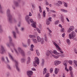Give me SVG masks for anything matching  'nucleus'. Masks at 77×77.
<instances>
[{
    "label": "nucleus",
    "mask_w": 77,
    "mask_h": 77,
    "mask_svg": "<svg viewBox=\"0 0 77 77\" xmlns=\"http://www.w3.org/2000/svg\"><path fill=\"white\" fill-rule=\"evenodd\" d=\"M11 11L9 9H8L7 10V16L8 18V21L11 23H12V16L11 14Z\"/></svg>",
    "instance_id": "nucleus-1"
},
{
    "label": "nucleus",
    "mask_w": 77,
    "mask_h": 77,
    "mask_svg": "<svg viewBox=\"0 0 77 77\" xmlns=\"http://www.w3.org/2000/svg\"><path fill=\"white\" fill-rule=\"evenodd\" d=\"M9 57H10V59H11L12 61H14V62L15 63V65L16 66L17 70L18 72L20 71V69H19V68H18V61H16V60H14V58H13L12 56L11 55V54L9 55Z\"/></svg>",
    "instance_id": "nucleus-2"
},
{
    "label": "nucleus",
    "mask_w": 77,
    "mask_h": 77,
    "mask_svg": "<svg viewBox=\"0 0 77 77\" xmlns=\"http://www.w3.org/2000/svg\"><path fill=\"white\" fill-rule=\"evenodd\" d=\"M35 61L33 62V65L34 66H37V65L36 64L37 63V65L39 64V60L38 57H35Z\"/></svg>",
    "instance_id": "nucleus-3"
},
{
    "label": "nucleus",
    "mask_w": 77,
    "mask_h": 77,
    "mask_svg": "<svg viewBox=\"0 0 77 77\" xmlns=\"http://www.w3.org/2000/svg\"><path fill=\"white\" fill-rule=\"evenodd\" d=\"M25 20L29 24H30V21L31 23H33V20H32V19H30V17L29 16H27L25 17Z\"/></svg>",
    "instance_id": "nucleus-4"
},
{
    "label": "nucleus",
    "mask_w": 77,
    "mask_h": 77,
    "mask_svg": "<svg viewBox=\"0 0 77 77\" xmlns=\"http://www.w3.org/2000/svg\"><path fill=\"white\" fill-rule=\"evenodd\" d=\"M69 38L70 39H75L74 37L75 36V33L74 32H72L71 34H69Z\"/></svg>",
    "instance_id": "nucleus-5"
},
{
    "label": "nucleus",
    "mask_w": 77,
    "mask_h": 77,
    "mask_svg": "<svg viewBox=\"0 0 77 77\" xmlns=\"http://www.w3.org/2000/svg\"><path fill=\"white\" fill-rule=\"evenodd\" d=\"M37 39L38 42H41V44H44V39H41V38H40V36H37Z\"/></svg>",
    "instance_id": "nucleus-6"
},
{
    "label": "nucleus",
    "mask_w": 77,
    "mask_h": 77,
    "mask_svg": "<svg viewBox=\"0 0 77 77\" xmlns=\"http://www.w3.org/2000/svg\"><path fill=\"white\" fill-rule=\"evenodd\" d=\"M9 40V44L10 45H11L12 46H13V47H14L15 45L14 44V43H13L12 42V38H11V37L10 36H9L8 37Z\"/></svg>",
    "instance_id": "nucleus-7"
},
{
    "label": "nucleus",
    "mask_w": 77,
    "mask_h": 77,
    "mask_svg": "<svg viewBox=\"0 0 77 77\" xmlns=\"http://www.w3.org/2000/svg\"><path fill=\"white\" fill-rule=\"evenodd\" d=\"M5 52V48H4V47L3 45H1V50H0V53L1 54H3Z\"/></svg>",
    "instance_id": "nucleus-8"
},
{
    "label": "nucleus",
    "mask_w": 77,
    "mask_h": 77,
    "mask_svg": "<svg viewBox=\"0 0 77 77\" xmlns=\"http://www.w3.org/2000/svg\"><path fill=\"white\" fill-rule=\"evenodd\" d=\"M14 3L15 5H13L12 7L14 9H15V6H19V3H18V2L17 1H14Z\"/></svg>",
    "instance_id": "nucleus-9"
},
{
    "label": "nucleus",
    "mask_w": 77,
    "mask_h": 77,
    "mask_svg": "<svg viewBox=\"0 0 77 77\" xmlns=\"http://www.w3.org/2000/svg\"><path fill=\"white\" fill-rule=\"evenodd\" d=\"M18 51L21 54L22 56H24V51L22 50L21 49V48H18Z\"/></svg>",
    "instance_id": "nucleus-10"
},
{
    "label": "nucleus",
    "mask_w": 77,
    "mask_h": 77,
    "mask_svg": "<svg viewBox=\"0 0 77 77\" xmlns=\"http://www.w3.org/2000/svg\"><path fill=\"white\" fill-rule=\"evenodd\" d=\"M27 72L28 76L29 77H31V75H33V72L32 71H27Z\"/></svg>",
    "instance_id": "nucleus-11"
},
{
    "label": "nucleus",
    "mask_w": 77,
    "mask_h": 77,
    "mask_svg": "<svg viewBox=\"0 0 77 77\" xmlns=\"http://www.w3.org/2000/svg\"><path fill=\"white\" fill-rule=\"evenodd\" d=\"M52 53V51L51 50L50 51L49 50H48L46 54V56H50V54H52L51 53Z\"/></svg>",
    "instance_id": "nucleus-12"
},
{
    "label": "nucleus",
    "mask_w": 77,
    "mask_h": 77,
    "mask_svg": "<svg viewBox=\"0 0 77 77\" xmlns=\"http://www.w3.org/2000/svg\"><path fill=\"white\" fill-rule=\"evenodd\" d=\"M54 62H55L54 65L56 66L57 65H58L61 63V61L59 60L55 61Z\"/></svg>",
    "instance_id": "nucleus-13"
},
{
    "label": "nucleus",
    "mask_w": 77,
    "mask_h": 77,
    "mask_svg": "<svg viewBox=\"0 0 77 77\" xmlns=\"http://www.w3.org/2000/svg\"><path fill=\"white\" fill-rule=\"evenodd\" d=\"M33 23L31 24V26H32V27H34V28H36V23L35 22H33Z\"/></svg>",
    "instance_id": "nucleus-14"
},
{
    "label": "nucleus",
    "mask_w": 77,
    "mask_h": 77,
    "mask_svg": "<svg viewBox=\"0 0 77 77\" xmlns=\"http://www.w3.org/2000/svg\"><path fill=\"white\" fill-rule=\"evenodd\" d=\"M73 30H74V26H70L69 28V30H68V32H71V31H70V30H71V31H72Z\"/></svg>",
    "instance_id": "nucleus-15"
},
{
    "label": "nucleus",
    "mask_w": 77,
    "mask_h": 77,
    "mask_svg": "<svg viewBox=\"0 0 77 77\" xmlns=\"http://www.w3.org/2000/svg\"><path fill=\"white\" fill-rule=\"evenodd\" d=\"M13 38L14 39H16L17 36H16V32L15 31H13Z\"/></svg>",
    "instance_id": "nucleus-16"
},
{
    "label": "nucleus",
    "mask_w": 77,
    "mask_h": 77,
    "mask_svg": "<svg viewBox=\"0 0 77 77\" xmlns=\"http://www.w3.org/2000/svg\"><path fill=\"white\" fill-rule=\"evenodd\" d=\"M63 65H64L65 68H66H66H67V64L66 63V61L65 60L64 61L63 63Z\"/></svg>",
    "instance_id": "nucleus-17"
},
{
    "label": "nucleus",
    "mask_w": 77,
    "mask_h": 77,
    "mask_svg": "<svg viewBox=\"0 0 77 77\" xmlns=\"http://www.w3.org/2000/svg\"><path fill=\"white\" fill-rule=\"evenodd\" d=\"M58 71H59V69H57V68H56L55 70V73L56 74H57V73H58Z\"/></svg>",
    "instance_id": "nucleus-18"
},
{
    "label": "nucleus",
    "mask_w": 77,
    "mask_h": 77,
    "mask_svg": "<svg viewBox=\"0 0 77 77\" xmlns=\"http://www.w3.org/2000/svg\"><path fill=\"white\" fill-rule=\"evenodd\" d=\"M44 63H45V60L44 59H42V60L41 65L42 66H44Z\"/></svg>",
    "instance_id": "nucleus-19"
},
{
    "label": "nucleus",
    "mask_w": 77,
    "mask_h": 77,
    "mask_svg": "<svg viewBox=\"0 0 77 77\" xmlns=\"http://www.w3.org/2000/svg\"><path fill=\"white\" fill-rule=\"evenodd\" d=\"M29 37L30 38H35L36 36L34 35H29Z\"/></svg>",
    "instance_id": "nucleus-20"
},
{
    "label": "nucleus",
    "mask_w": 77,
    "mask_h": 77,
    "mask_svg": "<svg viewBox=\"0 0 77 77\" xmlns=\"http://www.w3.org/2000/svg\"><path fill=\"white\" fill-rule=\"evenodd\" d=\"M32 40L34 42V43L35 44H37L38 43V42H37V40L35 38H32Z\"/></svg>",
    "instance_id": "nucleus-21"
},
{
    "label": "nucleus",
    "mask_w": 77,
    "mask_h": 77,
    "mask_svg": "<svg viewBox=\"0 0 77 77\" xmlns=\"http://www.w3.org/2000/svg\"><path fill=\"white\" fill-rule=\"evenodd\" d=\"M15 30L16 31V32L18 34H19L20 33H19V31H18V28H17V26H15Z\"/></svg>",
    "instance_id": "nucleus-22"
},
{
    "label": "nucleus",
    "mask_w": 77,
    "mask_h": 77,
    "mask_svg": "<svg viewBox=\"0 0 77 77\" xmlns=\"http://www.w3.org/2000/svg\"><path fill=\"white\" fill-rule=\"evenodd\" d=\"M0 12L1 14H3L4 12L2 10V7L1 6V5H0Z\"/></svg>",
    "instance_id": "nucleus-23"
},
{
    "label": "nucleus",
    "mask_w": 77,
    "mask_h": 77,
    "mask_svg": "<svg viewBox=\"0 0 77 77\" xmlns=\"http://www.w3.org/2000/svg\"><path fill=\"white\" fill-rule=\"evenodd\" d=\"M48 38H47V35H46V34H45V41H46V42H47V41L48 40Z\"/></svg>",
    "instance_id": "nucleus-24"
},
{
    "label": "nucleus",
    "mask_w": 77,
    "mask_h": 77,
    "mask_svg": "<svg viewBox=\"0 0 77 77\" xmlns=\"http://www.w3.org/2000/svg\"><path fill=\"white\" fill-rule=\"evenodd\" d=\"M53 53L55 54H56V55L57 54H59V53L57 52L56 50H54L53 52Z\"/></svg>",
    "instance_id": "nucleus-25"
},
{
    "label": "nucleus",
    "mask_w": 77,
    "mask_h": 77,
    "mask_svg": "<svg viewBox=\"0 0 77 77\" xmlns=\"http://www.w3.org/2000/svg\"><path fill=\"white\" fill-rule=\"evenodd\" d=\"M7 68H8V69H11V67L9 64L7 65Z\"/></svg>",
    "instance_id": "nucleus-26"
},
{
    "label": "nucleus",
    "mask_w": 77,
    "mask_h": 77,
    "mask_svg": "<svg viewBox=\"0 0 77 77\" xmlns=\"http://www.w3.org/2000/svg\"><path fill=\"white\" fill-rule=\"evenodd\" d=\"M53 43L54 45H55V46L56 47H57L58 48H59V46L58 45H57V44H56V43H55V42H53Z\"/></svg>",
    "instance_id": "nucleus-27"
},
{
    "label": "nucleus",
    "mask_w": 77,
    "mask_h": 77,
    "mask_svg": "<svg viewBox=\"0 0 77 77\" xmlns=\"http://www.w3.org/2000/svg\"><path fill=\"white\" fill-rule=\"evenodd\" d=\"M63 4L64 5L65 7H66V8H67L68 7V4L65 2H63Z\"/></svg>",
    "instance_id": "nucleus-28"
},
{
    "label": "nucleus",
    "mask_w": 77,
    "mask_h": 77,
    "mask_svg": "<svg viewBox=\"0 0 77 77\" xmlns=\"http://www.w3.org/2000/svg\"><path fill=\"white\" fill-rule=\"evenodd\" d=\"M47 71V69L46 68H45L44 69V71H43V74H45V73H46V72Z\"/></svg>",
    "instance_id": "nucleus-29"
},
{
    "label": "nucleus",
    "mask_w": 77,
    "mask_h": 77,
    "mask_svg": "<svg viewBox=\"0 0 77 77\" xmlns=\"http://www.w3.org/2000/svg\"><path fill=\"white\" fill-rule=\"evenodd\" d=\"M66 41L67 43L68 44V45H69L70 44H71V42H70V40L69 39H67L66 40Z\"/></svg>",
    "instance_id": "nucleus-30"
},
{
    "label": "nucleus",
    "mask_w": 77,
    "mask_h": 77,
    "mask_svg": "<svg viewBox=\"0 0 77 77\" xmlns=\"http://www.w3.org/2000/svg\"><path fill=\"white\" fill-rule=\"evenodd\" d=\"M58 50H59V51H60V53H61L62 54L63 53V51H62V50H61V49L60 48V47H58Z\"/></svg>",
    "instance_id": "nucleus-31"
},
{
    "label": "nucleus",
    "mask_w": 77,
    "mask_h": 77,
    "mask_svg": "<svg viewBox=\"0 0 77 77\" xmlns=\"http://www.w3.org/2000/svg\"><path fill=\"white\" fill-rule=\"evenodd\" d=\"M50 24V22L48 20H46V24L47 25H49Z\"/></svg>",
    "instance_id": "nucleus-32"
},
{
    "label": "nucleus",
    "mask_w": 77,
    "mask_h": 77,
    "mask_svg": "<svg viewBox=\"0 0 77 77\" xmlns=\"http://www.w3.org/2000/svg\"><path fill=\"white\" fill-rule=\"evenodd\" d=\"M52 56H54V57L56 59H57V58H59V55H57L56 56H54V55H52Z\"/></svg>",
    "instance_id": "nucleus-33"
},
{
    "label": "nucleus",
    "mask_w": 77,
    "mask_h": 77,
    "mask_svg": "<svg viewBox=\"0 0 77 77\" xmlns=\"http://www.w3.org/2000/svg\"><path fill=\"white\" fill-rule=\"evenodd\" d=\"M36 51L37 56H39V55H40V54L39 53V52L38 51V50H36Z\"/></svg>",
    "instance_id": "nucleus-34"
},
{
    "label": "nucleus",
    "mask_w": 77,
    "mask_h": 77,
    "mask_svg": "<svg viewBox=\"0 0 77 77\" xmlns=\"http://www.w3.org/2000/svg\"><path fill=\"white\" fill-rule=\"evenodd\" d=\"M51 19L52 18L51 17H50L49 18H48V19H47V20H48L49 21H51V22L52 21V20H51Z\"/></svg>",
    "instance_id": "nucleus-35"
},
{
    "label": "nucleus",
    "mask_w": 77,
    "mask_h": 77,
    "mask_svg": "<svg viewBox=\"0 0 77 77\" xmlns=\"http://www.w3.org/2000/svg\"><path fill=\"white\" fill-rule=\"evenodd\" d=\"M28 63H30L31 60V59L30 57H28Z\"/></svg>",
    "instance_id": "nucleus-36"
},
{
    "label": "nucleus",
    "mask_w": 77,
    "mask_h": 77,
    "mask_svg": "<svg viewBox=\"0 0 77 77\" xmlns=\"http://www.w3.org/2000/svg\"><path fill=\"white\" fill-rule=\"evenodd\" d=\"M39 11L40 13H42V8H41V6H39Z\"/></svg>",
    "instance_id": "nucleus-37"
},
{
    "label": "nucleus",
    "mask_w": 77,
    "mask_h": 77,
    "mask_svg": "<svg viewBox=\"0 0 77 77\" xmlns=\"http://www.w3.org/2000/svg\"><path fill=\"white\" fill-rule=\"evenodd\" d=\"M68 63H69L70 65H72V61L71 60H70L68 61Z\"/></svg>",
    "instance_id": "nucleus-38"
},
{
    "label": "nucleus",
    "mask_w": 77,
    "mask_h": 77,
    "mask_svg": "<svg viewBox=\"0 0 77 77\" xmlns=\"http://www.w3.org/2000/svg\"><path fill=\"white\" fill-rule=\"evenodd\" d=\"M61 20L62 21V22H63V21H64V18H63V17H61Z\"/></svg>",
    "instance_id": "nucleus-39"
},
{
    "label": "nucleus",
    "mask_w": 77,
    "mask_h": 77,
    "mask_svg": "<svg viewBox=\"0 0 77 77\" xmlns=\"http://www.w3.org/2000/svg\"><path fill=\"white\" fill-rule=\"evenodd\" d=\"M31 42V41H30V39H28V44H30Z\"/></svg>",
    "instance_id": "nucleus-40"
},
{
    "label": "nucleus",
    "mask_w": 77,
    "mask_h": 77,
    "mask_svg": "<svg viewBox=\"0 0 77 77\" xmlns=\"http://www.w3.org/2000/svg\"><path fill=\"white\" fill-rule=\"evenodd\" d=\"M46 14V13H45V11H44L43 12V15L44 17H45Z\"/></svg>",
    "instance_id": "nucleus-41"
},
{
    "label": "nucleus",
    "mask_w": 77,
    "mask_h": 77,
    "mask_svg": "<svg viewBox=\"0 0 77 77\" xmlns=\"http://www.w3.org/2000/svg\"><path fill=\"white\" fill-rule=\"evenodd\" d=\"M70 75H71V77H74V76L73 75V72H72V71H70Z\"/></svg>",
    "instance_id": "nucleus-42"
},
{
    "label": "nucleus",
    "mask_w": 77,
    "mask_h": 77,
    "mask_svg": "<svg viewBox=\"0 0 77 77\" xmlns=\"http://www.w3.org/2000/svg\"><path fill=\"white\" fill-rule=\"evenodd\" d=\"M45 4L47 6L49 5V3H48L47 0H46Z\"/></svg>",
    "instance_id": "nucleus-43"
},
{
    "label": "nucleus",
    "mask_w": 77,
    "mask_h": 77,
    "mask_svg": "<svg viewBox=\"0 0 77 77\" xmlns=\"http://www.w3.org/2000/svg\"><path fill=\"white\" fill-rule=\"evenodd\" d=\"M3 32V30L2 29V25H0V32Z\"/></svg>",
    "instance_id": "nucleus-44"
},
{
    "label": "nucleus",
    "mask_w": 77,
    "mask_h": 77,
    "mask_svg": "<svg viewBox=\"0 0 77 77\" xmlns=\"http://www.w3.org/2000/svg\"><path fill=\"white\" fill-rule=\"evenodd\" d=\"M5 58L7 60V63H9V60H8V57H6Z\"/></svg>",
    "instance_id": "nucleus-45"
},
{
    "label": "nucleus",
    "mask_w": 77,
    "mask_h": 77,
    "mask_svg": "<svg viewBox=\"0 0 77 77\" xmlns=\"http://www.w3.org/2000/svg\"><path fill=\"white\" fill-rule=\"evenodd\" d=\"M74 64H75V65L76 66H77V61H76L75 60H74Z\"/></svg>",
    "instance_id": "nucleus-46"
},
{
    "label": "nucleus",
    "mask_w": 77,
    "mask_h": 77,
    "mask_svg": "<svg viewBox=\"0 0 77 77\" xmlns=\"http://www.w3.org/2000/svg\"><path fill=\"white\" fill-rule=\"evenodd\" d=\"M69 71H71L72 70V67H71V66H69Z\"/></svg>",
    "instance_id": "nucleus-47"
},
{
    "label": "nucleus",
    "mask_w": 77,
    "mask_h": 77,
    "mask_svg": "<svg viewBox=\"0 0 77 77\" xmlns=\"http://www.w3.org/2000/svg\"><path fill=\"white\" fill-rule=\"evenodd\" d=\"M21 61L22 62H24L25 61V59L23 58H22L21 59Z\"/></svg>",
    "instance_id": "nucleus-48"
},
{
    "label": "nucleus",
    "mask_w": 77,
    "mask_h": 77,
    "mask_svg": "<svg viewBox=\"0 0 77 77\" xmlns=\"http://www.w3.org/2000/svg\"><path fill=\"white\" fill-rule=\"evenodd\" d=\"M58 3L60 4V5H62V2L61 1H59L58 2Z\"/></svg>",
    "instance_id": "nucleus-49"
},
{
    "label": "nucleus",
    "mask_w": 77,
    "mask_h": 77,
    "mask_svg": "<svg viewBox=\"0 0 77 77\" xmlns=\"http://www.w3.org/2000/svg\"><path fill=\"white\" fill-rule=\"evenodd\" d=\"M53 69L51 68L50 70V73H52V72H53Z\"/></svg>",
    "instance_id": "nucleus-50"
},
{
    "label": "nucleus",
    "mask_w": 77,
    "mask_h": 77,
    "mask_svg": "<svg viewBox=\"0 0 77 77\" xmlns=\"http://www.w3.org/2000/svg\"><path fill=\"white\" fill-rule=\"evenodd\" d=\"M59 23V21L57 20L55 22V24H57Z\"/></svg>",
    "instance_id": "nucleus-51"
},
{
    "label": "nucleus",
    "mask_w": 77,
    "mask_h": 77,
    "mask_svg": "<svg viewBox=\"0 0 77 77\" xmlns=\"http://www.w3.org/2000/svg\"><path fill=\"white\" fill-rule=\"evenodd\" d=\"M13 21H14V23H16L17 22V20L15 19V18H14L13 19Z\"/></svg>",
    "instance_id": "nucleus-52"
},
{
    "label": "nucleus",
    "mask_w": 77,
    "mask_h": 77,
    "mask_svg": "<svg viewBox=\"0 0 77 77\" xmlns=\"http://www.w3.org/2000/svg\"><path fill=\"white\" fill-rule=\"evenodd\" d=\"M45 77H49V74L47 73L45 75Z\"/></svg>",
    "instance_id": "nucleus-53"
},
{
    "label": "nucleus",
    "mask_w": 77,
    "mask_h": 77,
    "mask_svg": "<svg viewBox=\"0 0 77 77\" xmlns=\"http://www.w3.org/2000/svg\"><path fill=\"white\" fill-rule=\"evenodd\" d=\"M23 47H25L26 48L27 47V45H26L24 44H23Z\"/></svg>",
    "instance_id": "nucleus-54"
},
{
    "label": "nucleus",
    "mask_w": 77,
    "mask_h": 77,
    "mask_svg": "<svg viewBox=\"0 0 77 77\" xmlns=\"http://www.w3.org/2000/svg\"><path fill=\"white\" fill-rule=\"evenodd\" d=\"M24 29L23 28H21V29H20V30L22 31V32H23L24 31Z\"/></svg>",
    "instance_id": "nucleus-55"
},
{
    "label": "nucleus",
    "mask_w": 77,
    "mask_h": 77,
    "mask_svg": "<svg viewBox=\"0 0 77 77\" xmlns=\"http://www.w3.org/2000/svg\"><path fill=\"white\" fill-rule=\"evenodd\" d=\"M37 31H38V33H41V31H40V30H39V29H37Z\"/></svg>",
    "instance_id": "nucleus-56"
},
{
    "label": "nucleus",
    "mask_w": 77,
    "mask_h": 77,
    "mask_svg": "<svg viewBox=\"0 0 77 77\" xmlns=\"http://www.w3.org/2000/svg\"><path fill=\"white\" fill-rule=\"evenodd\" d=\"M64 30V28H62L61 30V32H64V31H63Z\"/></svg>",
    "instance_id": "nucleus-57"
},
{
    "label": "nucleus",
    "mask_w": 77,
    "mask_h": 77,
    "mask_svg": "<svg viewBox=\"0 0 77 77\" xmlns=\"http://www.w3.org/2000/svg\"><path fill=\"white\" fill-rule=\"evenodd\" d=\"M14 50H15L16 54H18V51H17V49H14Z\"/></svg>",
    "instance_id": "nucleus-58"
},
{
    "label": "nucleus",
    "mask_w": 77,
    "mask_h": 77,
    "mask_svg": "<svg viewBox=\"0 0 77 77\" xmlns=\"http://www.w3.org/2000/svg\"><path fill=\"white\" fill-rule=\"evenodd\" d=\"M2 60L4 62H5V58H4V57H2Z\"/></svg>",
    "instance_id": "nucleus-59"
},
{
    "label": "nucleus",
    "mask_w": 77,
    "mask_h": 77,
    "mask_svg": "<svg viewBox=\"0 0 77 77\" xmlns=\"http://www.w3.org/2000/svg\"><path fill=\"white\" fill-rule=\"evenodd\" d=\"M65 33H63L62 35V37H63V38H64L65 37Z\"/></svg>",
    "instance_id": "nucleus-60"
},
{
    "label": "nucleus",
    "mask_w": 77,
    "mask_h": 77,
    "mask_svg": "<svg viewBox=\"0 0 77 77\" xmlns=\"http://www.w3.org/2000/svg\"><path fill=\"white\" fill-rule=\"evenodd\" d=\"M32 15V13L31 12H30L29 14V17H31Z\"/></svg>",
    "instance_id": "nucleus-61"
},
{
    "label": "nucleus",
    "mask_w": 77,
    "mask_h": 77,
    "mask_svg": "<svg viewBox=\"0 0 77 77\" xmlns=\"http://www.w3.org/2000/svg\"><path fill=\"white\" fill-rule=\"evenodd\" d=\"M31 48H34V45H33L32 44L31 45Z\"/></svg>",
    "instance_id": "nucleus-62"
},
{
    "label": "nucleus",
    "mask_w": 77,
    "mask_h": 77,
    "mask_svg": "<svg viewBox=\"0 0 77 77\" xmlns=\"http://www.w3.org/2000/svg\"><path fill=\"white\" fill-rule=\"evenodd\" d=\"M46 8L47 9V12H49V8L48 7H46Z\"/></svg>",
    "instance_id": "nucleus-63"
},
{
    "label": "nucleus",
    "mask_w": 77,
    "mask_h": 77,
    "mask_svg": "<svg viewBox=\"0 0 77 77\" xmlns=\"http://www.w3.org/2000/svg\"><path fill=\"white\" fill-rule=\"evenodd\" d=\"M32 71H36V69H35V68H32Z\"/></svg>",
    "instance_id": "nucleus-64"
}]
</instances>
